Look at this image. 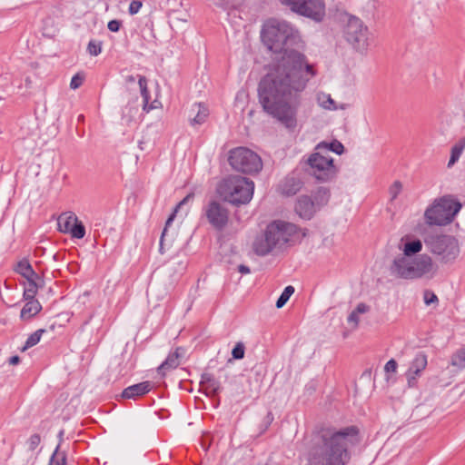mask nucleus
I'll return each mask as SVG.
<instances>
[{
  "label": "nucleus",
  "mask_w": 465,
  "mask_h": 465,
  "mask_svg": "<svg viewBox=\"0 0 465 465\" xmlns=\"http://www.w3.org/2000/svg\"><path fill=\"white\" fill-rule=\"evenodd\" d=\"M298 38V32L283 20L269 19L262 30L268 49L282 55L261 79L259 103L265 113L289 129L296 127L301 94L316 74L303 54L289 49Z\"/></svg>",
  "instance_id": "obj_1"
},
{
  "label": "nucleus",
  "mask_w": 465,
  "mask_h": 465,
  "mask_svg": "<svg viewBox=\"0 0 465 465\" xmlns=\"http://www.w3.org/2000/svg\"><path fill=\"white\" fill-rule=\"evenodd\" d=\"M358 434L356 426L322 430L308 451L306 465H346L351 460L349 447L358 443Z\"/></svg>",
  "instance_id": "obj_2"
},
{
  "label": "nucleus",
  "mask_w": 465,
  "mask_h": 465,
  "mask_svg": "<svg viewBox=\"0 0 465 465\" xmlns=\"http://www.w3.org/2000/svg\"><path fill=\"white\" fill-rule=\"evenodd\" d=\"M391 275L404 280L420 279L428 274H434L437 266L428 254L407 257L401 254L394 258L390 268Z\"/></svg>",
  "instance_id": "obj_3"
},
{
  "label": "nucleus",
  "mask_w": 465,
  "mask_h": 465,
  "mask_svg": "<svg viewBox=\"0 0 465 465\" xmlns=\"http://www.w3.org/2000/svg\"><path fill=\"white\" fill-rule=\"evenodd\" d=\"M297 232V226L291 223L274 221L267 227L263 234L257 236L253 242L256 254L264 256L274 248L287 243Z\"/></svg>",
  "instance_id": "obj_4"
},
{
  "label": "nucleus",
  "mask_w": 465,
  "mask_h": 465,
  "mask_svg": "<svg viewBox=\"0 0 465 465\" xmlns=\"http://www.w3.org/2000/svg\"><path fill=\"white\" fill-rule=\"evenodd\" d=\"M254 183L248 178L232 175L221 184L219 192L224 199L233 205L248 203L253 194Z\"/></svg>",
  "instance_id": "obj_5"
},
{
  "label": "nucleus",
  "mask_w": 465,
  "mask_h": 465,
  "mask_svg": "<svg viewBox=\"0 0 465 465\" xmlns=\"http://www.w3.org/2000/svg\"><path fill=\"white\" fill-rule=\"evenodd\" d=\"M461 209V203L450 195L436 199L425 213L424 219L429 225H447Z\"/></svg>",
  "instance_id": "obj_6"
},
{
  "label": "nucleus",
  "mask_w": 465,
  "mask_h": 465,
  "mask_svg": "<svg viewBox=\"0 0 465 465\" xmlns=\"http://www.w3.org/2000/svg\"><path fill=\"white\" fill-rule=\"evenodd\" d=\"M423 241L427 249L442 263L453 262L460 254L459 242L452 235L429 233Z\"/></svg>",
  "instance_id": "obj_7"
},
{
  "label": "nucleus",
  "mask_w": 465,
  "mask_h": 465,
  "mask_svg": "<svg viewBox=\"0 0 465 465\" xmlns=\"http://www.w3.org/2000/svg\"><path fill=\"white\" fill-rule=\"evenodd\" d=\"M228 162L233 170L242 173L255 174L262 169L261 157L247 147L230 150Z\"/></svg>",
  "instance_id": "obj_8"
},
{
  "label": "nucleus",
  "mask_w": 465,
  "mask_h": 465,
  "mask_svg": "<svg viewBox=\"0 0 465 465\" xmlns=\"http://www.w3.org/2000/svg\"><path fill=\"white\" fill-rule=\"evenodd\" d=\"M307 163L308 173L320 182H328L334 178L338 173L337 167L333 164V158L326 155L322 150H316L312 153Z\"/></svg>",
  "instance_id": "obj_9"
},
{
  "label": "nucleus",
  "mask_w": 465,
  "mask_h": 465,
  "mask_svg": "<svg viewBox=\"0 0 465 465\" xmlns=\"http://www.w3.org/2000/svg\"><path fill=\"white\" fill-rule=\"evenodd\" d=\"M346 41L360 53H365L370 45V32L358 17L350 15L344 29Z\"/></svg>",
  "instance_id": "obj_10"
},
{
  "label": "nucleus",
  "mask_w": 465,
  "mask_h": 465,
  "mask_svg": "<svg viewBox=\"0 0 465 465\" xmlns=\"http://www.w3.org/2000/svg\"><path fill=\"white\" fill-rule=\"evenodd\" d=\"M292 12L312 19L314 22H322L325 17L324 0H280Z\"/></svg>",
  "instance_id": "obj_11"
},
{
  "label": "nucleus",
  "mask_w": 465,
  "mask_h": 465,
  "mask_svg": "<svg viewBox=\"0 0 465 465\" xmlns=\"http://www.w3.org/2000/svg\"><path fill=\"white\" fill-rule=\"evenodd\" d=\"M208 223L216 230H223L229 221V211L223 203L213 200L203 208Z\"/></svg>",
  "instance_id": "obj_12"
},
{
  "label": "nucleus",
  "mask_w": 465,
  "mask_h": 465,
  "mask_svg": "<svg viewBox=\"0 0 465 465\" xmlns=\"http://www.w3.org/2000/svg\"><path fill=\"white\" fill-rule=\"evenodd\" d=\"M317 211L318 209L313 204L312 197L302 195L298 198L295 204V212L301 218L310 220Z\"/></svg>",
  "instance_id": "obj_13"
},
{
  "label": "nucleus",
  "mask_w": 465,
  "mask_h": 465,
  "mask_svg": "<svg viewBox=\"0 0 465 465\" xmlns=\"http://www.w3.org/2000/svg\"><path fill=\"white\" fill-rule=\"evenodd\" d=\"M152 388L153 385L150 381H143L125 388L121 396L124 399H136L137 397L148 393Z\"/></svg>",
  "instance_id": "obj_14"
},
{
  "label": "nucleus",
  "mask_w": 465,
  "mask_h": 465,
  "mask_svg": "<svg viewBox=\"0 0 465 465\" xmlns=\"http://www.w3.org/2000/svg\"><path fill=\"white\" fill-rule=\"evenodd\" d=\"M200 385L203 387L207 396H216L222 390L220 381H218L212 373H203Z\"/></svg>",
  "instance_id": "obj_15"
},
{
  "label": "nucleus",
  "mask_w": 465,
  "mask_h": 465,
  "mask_svg": "<svg viewBox=\"0 0 465 465\" xmlns=\"http://www.w3.org/2000/svg\"><path fill=\"white\" fill-rule=\"evenodd\" d=\"M25 279L27 281V284L24 290V298L25 299L35 298L37 293L38 289H41L45 286V281L36 272L34 273V276H29L28 278H25Z\"/></svg>",
  "instance_id": "obj_16"
},
{
  "label": "nucleus",
  "mask_w": 465,
  "mask_h": 465,
  "mask_svg": "<svg viewBox=\"0 0 465 465\" xmlns=\"http://www.w3.org/2000/svg\"><path fill=\"white\" fill-rule=\"evenodd\" d=\"M194 197V194L193 193H188L177 205L176 207L174 208L173 213L169 216V218L167 219L166 223H165V226L163 228V231L162 232V235H161V239H160V252L163 253V240H164V237L166 236V233H167V229L168 227L170 226V224L172 223V222L173 221L174 217H175V214L176 213L178 212L179 209H181L184 204L188 203L190 201H192Z\"/></svg>",
  "instance_id": "obj_17"
},
{
  "label": "nucleus",
  "mask_w": 465,
  "mask_h": 465,
  "mask_svg": "<svg viewBox=\"0 0 465 465\" xmlns=\"http://www.w3.org/2000/svg\"><path fill=\"white\" fill-rule=\"evenodd\" d=\"M181 348H177L174 352L170 353L166 360L158 367V372L164 376L165 371L168 370L175 369L180 364V358L182 354L180 353Z\"/></svg>",
  "instance_id": "obj_18"
},
{
  "label": "nucleus",
  "mask_w": 465,
  "mask_h": 465,
  "mask_svg": "<svg viewBox=\"0 0 465 465\" xmlns=\"http://www.w3.org/2000/svg\"><path fill=\"white\" fill-rule=\"evenodd\" d=\"M25 300L27 301V302L21 310L20 317L23 320H28L36 315L42 310V306L35 298Z\"/></svg>",
  "instance_id": "obj_19"
},
{
  "label": "nucleus",
  "mask_w": 465,
  "mask_h": 465,
  "mask_svg": "<svg viewBox=\"0 0 465 465\" xmlns=\"http://www.w3.org/2000/svg\"><path fill=\"white\" fill-rule=\"evenodd\" d=\"M75 222H77V216L74 213H64L58 218V230L64 233H70Z\"/></svg>",
  "instance_id": "obj_20"
},
{
  "label": "nucleus",
  "mask_w": 465,
  "mask_h": 465,
  "mask_svg": "<svg viewBox=\"0 0 465 465\" xmlns=\"http://www.w3.org/2000/svg\"><path fill=\"white\" fill-rule=\"evenodd\" d=\"M302 186L301 180L295 177H287L282 184V193L285 195L297 193Z\"/></svg>",
  "instance_id": "obj_21"
},
{
  "label": "nucleus",
  "mask_w": 465,
  "mask_h": 465,
  "mask_svg": "<svg viewBox=\"0 0 465 465\" xmlns=\"http://www.w3.org/2000/svg\"><path fill=\"white\" fill-rule=\"evenodd\" d=\"M192 111H196L195 116L191 119L192 125L203 124L209 115L208 108L202 104H193Z\"/></svg>",
  "instance_id": "obj_22"
},
{
  "label": "nucleus",
  "mask_w": 465,
  "mask_h": 465,
  "mask_svg": "<svg viewBox=\"0 0 465 465\" xmlns=\"http://www.w3.org/2000/svg\"><path fill=\"white\" fill-rule=\"evenodd\" d=\"M312 203L315 207L320 210L321 207L326 205L330 199V191L325 187H320L313 194Z\"/></svg>",
  "instance_id": "obj_23"
},
{
  "label": "nucleus",
  "mask_w": 465,
  "mask_h": 465,
  "mask_svg": "<svg viewBox=\"0 0 465 465\" xmlns=\"http://www.w3.org/2000/svg\"><path fill=\"white\" fill-rule=\"evenodd\" d=\"M316 150H322L326 155H330L329 154L330 151L333 152L337 154H341L344 151V146L341 142L334 140L330 143H319L316 146Z\"/></svg>",
  "instance_id": "obj_24"
},
{
  "label": "nucleus",
  "mask_w": 465,
  "mask_h": 465,
  "mask_svg": "<svg viewBox=\"0 0 465 465\" xmlns=\"http://www.w3.org/2000/svg\"><path fill=\"white\" fill-rule=\"evenodd\" d=\"M426 366L427 356L423 352H419L411 361L409 370L411 371V373L420 374Z\"/></svg>",
  "instance_id": "obj_25"
},
{
  "label": "nucleus",
  "mask_w": 465,
  "mask_h": 465,
  "mask_svg": "<svg viewBox=\"0 0 465 465\" xmlns=\"http://www.w3.org/2000/svg\"><path fill=\"white\" fill-rule=\"evenodd\" d=\"M369 310H370V307L367 304L361 302L356 306L355 310H353L350 313L347 321L349 323H352L353 329H356L358 327V324L360 322L359 314L365 313V312H369Z\"/></svg>",
  "instance_id": "obj_26"
},
{
  "label": "nucleus",
  "mask_w": 465,
  "mask_h": 465,
  "mask_svg": "<svg viewBox=\"0 0 465 465\" xmlns=\"http://www.w3.org/2000/svg\"><path fill=\"white\" fill-rule=\"evenodd\" d=\"M422 250V242L420 240H413L405 242L403 247V255L412 257Z\"/></svg>",
  "instance_id": "obj_27"
},
{
  "label": "nucleus",
  "mask_w": 465,
  "mask_h": 465,
  "mask_svg": "<svg viewBox=\"0 0 465 465\" xmlns=\"http://www.w3.org/2000/svg\"><path fill=\"white\" fill-rule=\"evenodd\" d=\"M15 272L22 275L24 278H28L29 276H34L35 272L29 263V262L25 259L20 261L15 268Z\"/></svg>",
  "instance_id": "obj_28"
},
{
  "label": "nucleus",
  "mask_w": 465,
  "mask_h": 465,
  "mask_svg": "<svg viewBox=\"0 0 465 465\" xmlns=\"http://www.w3.org/2000/svg\"><path fill=\"white\" fill-rule=\"evenodd\" d=\"M138 84L141 91V95L143 100V110L148 111L149 109H147V105L149 103L150 95L149 91L147 89V80L145 76L139 75Z\"/></svg>",
  "instance_id": "obj_29"
},
{
  "label": "nucleus",
  "mask_w": 465,
  "mask_h": 465,
  "mask_svg": "<svg viewBox=\"0 0 465 465\" xmlns=\"http://www.w3.org/2000/svg\"><path fill=\"white\" fill-rule=\"evenodd\" d=\"M45 332V329H39L37 331H35L34 333H32L26 340L25 345L23 346V348L21 349L22 351H26L27 349L36 345L39 341H40V339L42 337V334Z\"/></svg>",
  "instance_id": "obj_30"
},
{
  "label": "nucleus",
  "mask_w": 465,
  "mask_h": 465,
  "mask_svg": "<svg viewBox=\"0 0 465 465\" xmlns=\"http://www.w3.org/2000/svg\"><path fill=\"white\" fill-rule=\"evenodd\" d=\"M293 292H294L293 286L289 285V286L285 287V289L283 290V292H282V294L276 301V304H275L276 308H278V309L282 308L286 304V302H288L290 297L293 294Z\"/></svg>",
  "instance_id": "obj_31"
},
{
  "label": "nucleus",
  "mask_w": 465,
  "mask_h": 465,
  "mask_svg": "<svg viewBox=\"0 0 465 465\" xmlns=\"http://www.w3.org/2000/svg\"><path fill=\"white\" fill-rule=\"evenodd\" d=\"M451 365L459 370L465 368V349L459 350L452 355Z\"/></svg>",
  "instance_id": "obj_32"
},
{
  "label": "nucleus",
  "mask_w": 465,
  "mask_h": 465,
  "mask_svg": "<svg viewBox=\"0 0 465 465\" xmlns=\"http://www.w3.org/2000/svg\"><path fill=\"white\" fill-rule=\"evenodd\" d=\"M72 237L76 239H82L85 235V228L82 222L78 221L74 223L71 232H70Z\"/></svg>",
  "instance_id": "obj_33"
},
{
  "label": "nucleus",
  "mask_w": 465,
  "mask_h": 465,
  "mask_svg": "<svg viewBox=\"0 0 465 465\" xmlns=\"http://www.w3.org/2000/svg\"><path fill=\"white\" fill-rule=\"evenodd\" d=\"M138 112L137 105H127L124 108L123 113V119H124L127 123H130L134 117V115Z\"/></svg>",
  "instance_id": "obj_34"
},
{
  "label": "nucleus",
  "mask_w": 465,
  "mask_h": 465,
  "mask_svg": "<svg viewBox=\"0 0 465 465\" xmlns=\"http://www.w3.org/2000/svg\"><path fill=\"white\" fill-rule=\"evenodd\" d=\"M402 190V183L400 181H395L389 189L391 200H395Z\"/></svg>",
  "instance_id": "obj_35"
},
{
  "label": "nucleus",
  "mask_w": 465,
  "mask_h": 465,
  "mask_svg": "<svg viewBox=\"0 0 465 465\" xmlns=\"http://www.w3.org/2000/svg\"><path fill=\"white\" fill-rule=\"evenodd\" d=\"M245 347L242 342H237L232 351V356L235 360H242L244 357Z\"/></svg>",
  "instance_id": "obj_36"
},
{
  "label": "nucleus",
  "mask_w": 465,
  "mask_h": 465,
  "mask_svg": "<svg viewBox=\"0 0 465 465\" xmlns=\"http://www.w3.org/2000/svg\"><path fill=\"white\" fill-rule=\"evenodd\" d=\"M318 100L322 107L326 109L334 108V106H332L334 104V101L332 100L331 95L322 94V95L319 96Z\"/></svg>",
  "instance_id": "obj_37"
},
{
  "label": "nucleus",
  "mask_w": 465,
  "mask_h": 465,
  "mask_svg": "<svg viewBox=\"0 0 465 465\" xmlns=\"http://www.w3.org/2000/svg\"><path fill=\"white\" fill-rule=\"evenodd\" d=\"M84 74L82 73H77L76 74H74L73 76V78L71 79V83H70V87L71 89H77L78 87H80L83 83H84Z\"/></svg>",
  "instance_id": "obj_38"
},
{
  "label": "nucleus",
  "mask_w": 465,
  "mask_h": 465,
  "mask_svg": "<svg viewBox=\"0 0 465 465\" xmlns=\"http://www.w3.org/2000/svg\"><path fill=\"white\" fill-rule=\"evenodd\" d=\"M87 50L91 55H98L102 50L101 43L94 40L90 41L87 46Z\"/></svg>",
  "instance_id": "obj_39"
},
{
  "label": "nucleus",
  "mask_w": 465,
  "mask_h": 465,
  "mask_svg": "<svg viewBox=\"0 0 465 465\" xmlns=\"http://www.w3.org/2000/svg\"><path fill=\"white\" fill-rule=\"evenodd\" d=\"M423 299H424V302L427 304V305H430L431 303H435V302H438V297L437 295L431 292V291H429V290H426L423 293Z\"/></svg>",
  "instance_id": "obj_40"
},
{
  "label": "nucleus",
  "mask_w": 465,
  "mask_h": 465,
  "mask_svg": "<svg viewBox=\"0 0 465 465\" xmlns=\"http://www.w3.org/2000/svg\"><path fill=\"white\" fill-rule=\"evenodd\" d=\"M461 153L462 152L460 151V148H457L454 145L452 147V149H451V155H450V158L448 165L450 166V165L454 164L458 161V159L460 158Z\"/></svg>",
  "instance_id": "obj_41"
},
{
  "label": "nucleus",
  "mask_w": 465,
  "mask_h": 465,
  "mask_svg": "<svg viewBox=\"0 0 465 465\" xmlns=\"http://www.w3.org/2000/svg\"><path fill=\"white\" fill-rule=\"evenodd\" d=\"M41 441L40 435L38 434H33L28 440V447L31 450H34Z\"/></svg>",
  "instance_id": "obj_42"
},
{
  "label": "nucleus",
  "mask_w": 465,
  "mask_h": 465,
  "mask_svg": "<svg viewBox=\"0 0 465 465\" xmlns=\"http://www.w3.org/2000/svg\"><path fill=\"white\" fill-rule=\"evenodd\" d=\"M141 7H142V2L134 0L131 2L130 5H129V13L131 15H135L139 12Z\"/></svg>",
  "instance_id": "obj_43"
},
{
  "label": "nucleus",
  "mask_w": 465,
  "mask_h": 465,
  "mask_svg": "<svg viewBox=\"0 0 465 465\" xmlns=\"http://www.w3.org/2000/svg\"><path fill=\"white\" fill-rule=\"evenodd\" d=\"M396 369H397V362L393 359H391L390 361H388L384 366V370L386 372H395Z\"/></svg>",
  "instance_id": "obj_44"
},
{
  "label": "nucleus",
  "mask_w": 465,
  "mask_h": 465,
  "mask_svg": "<svg viewBox=\"0 0 465 465\" xmlns=\"http://www.w3.org/2000/svg\"><path fill=\"white\" fill-rule=\"evenodd\" d=\"M420 375V374L411 373V371L408 370L406 376H407L409 387H413L416 384V379Z\"/></svg>",
  "instance_id": "obj_45"
},
{
  "label": "nucleus",
  "mask_w": 465,
  "mask_h": 465,
  "mask_svg": "<svg viewBox=\"0 0 465 465\" xmlns=\"http://www.w3.org/2000/svg\"><path fill=\"white\" fill-rule=\"evenodd\" d=\"M107 26L111 32H118L121 26V22L118 20H111Z\"/></svg>",
  "instance_id": "obj_46"
},
{
  "label": "nucleus",
  "mask_w": 465,
  "mask_h": 465,
  "mask_svg": "<svg viewBox=\"0 0 465 465\" xmlns=\"http://www.w3.org/2000/svg\"><path fill=\"white\" fill-rule=\"evenodd\" d=\"M273 420V415L272 412H268L266 414V416L264 417L263 419V423H264V429H263V431L266 430L268 429V427L271 425V423L272 422Z\"/></svg>",
  "instance_id": "obj_47"
},
{
  "label": "nucleus",
  "mask_w": 465,
  "mask_h": 465,
  "mask_svg": "<svg viewBox=\"0 0 465 465\" xmlns=\"http://www.w3.org/2000/svg\"><path fill=\"white\" fill-rule=\"evenodd\" d=\"M238 271L242 273V274H247V273H250V268L244 264H240L238 266Z\"/></svg>",
  "instance_id": "obj_48"
},
{
  "label": "nucleus",
  "mask_w": 465,
  "mask_h": 465,
  "mask_svg": "<svg viewBox=\"0 0 465 465\" xmlns=\"http://www.w3.org/2000/svg\"><path fill=\"white\" fill-rule=\"evenodd\" d=\"M20 361V358L17 355L9 358L8 362L10 365H16Z\"/></svg>",
  "instance_id": "obj_49"
},
{
  "label": "nucleus",
  "mask_w": 465,
  "mask_h": 465,
  "mask_svg": "<svg viewBox=\"0 0 465 465\" xmlns=\"http://www.w3.org/2000/svg\"><path fill=\"white\" fill-rule=\"evenodd\" d=\"M455 146L457 148H460V151H463L464 148H465V137L461 138L456 144Z\"/></svg>",
  "instance_id": "obj_50"
},
{
  "label": "nucleus",
  "mask_w": 465,
  "mask_h": 465,
  "mask_svg": "<svg viewBox=\"0 0 465 465\" xmlns=\"http://www.w3.org/2000/svg\"><path fill=\"white\" fill-rule=\"evenodd\" d=\"M125 80H126V82H127V83H132V84H134V83L135 82V77H134V76H133V75H129V76H127V77H126V79H125Z\"/></svg>",
  "instance_id": "obj_51"
},
{
  "label": "nucleus",
  "mask_w": 465,
  "mask_h": 465,
  "mask_svg": "<svg viewBox=\"0 0 465 465\" xmlns=\"http://www.w3.org/2000/svg\"><path fill=\"white\" fill-rule=\"evenodd\" d=\"M63 434H64V431H63V430H61V431L59 432V438H60V439H62Z\"/></svg>",
  "instance_id": "obj_52"
},
{
  "label": "nucleus",
  "mask_w": 465,
  "mask_h": 465,
  "mask_svg": "<svg viewBox=\"0 0 465 465\" xmlns=\"http://www.w3.org/2000/svg\"><path fill=\"white\" fill-rule=\"evenodd\" d=\"M83 119H84V116L83 115H79L78 120L82 121Z\"/></svg>",
  "instance_id": "obj_53"
},
{
  "label": "nucleus",
  "mask_w": 465,
  "mask_h": 465,
  "mask_svg": "<svg viewBox=\"0 0 465 465\" xmlns=\"http://www.w3.org/2000/svg\"><path fill=\"white\" fill-rule=\"evenodd\" d=\"M137 100H138V96L135 94L134 101L137 102Z\"/></svg>",
  "instance_id": "obj_54"
}]
</instances>
